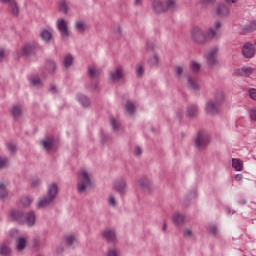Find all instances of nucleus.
<instances>
[{
    "label": "nucleus",
    "mask_w": 256,
    "mask_h": 256,
    "mask_svg": "<svg viewBox=\"0 0 256 256\" xmlns=\"http://www.w3.org/2000/svg\"><path fill=\"white\" fill-rule=\"evenodd\" d=\"M8 236L10 239H15L16 251H23L27 247V237L19 235V230H10Z\"/></svg>",
    "instance_id": "obj_3"
},
{
    "label": "nucleus",
    "mask_w": 256,
    "mask_h": 256,
    "mask_svg": "<svg viewBox=\"0 0 256 256\" xmlns=\"http://www.w3.org/2000/svg\"><path fill=\"white\" fill-rule=\"evenodd\" d=\"M143 73H145V70L143 69V65L137 64V66H136V75L138 77H142Z\"/></svg>",
    "instance_id": "obj_54"
},
{
    "label": "nucleus",
    "mask_w": 256,
    "mask_h": 256,
    "mask_svg": "<svg viewBox=\"0 0 256 256\" xmlns=\"http://www.w3.org/2000/svg\"><path fill=\"white\" fill-rule=\"evenodd\" d=\"M56 29L59 31L62 39L69 37V22H67L65 19L59 18L56 21Z\"/></svg>",
    "instance_id": "obj_6"
},
{
    "label": "nucleus",
    "mask_w": 256,
    "mask_h": 256,
    "mask_svg": "<svg viewBox=\"0 0 256 256\" xmlns=\"http://www.w3.org/2000/svg\"><path fill=\"white\" fill-rule=\"evenodd\" d=\"M9 167V158L6 156H0V169Z\"/></svg>",
    "instance_id": "obj_44"
},
{
    "label": "nucleus",
    "mask_w": 256,
    "mask_h": 256,
    "mask_svg": "<svg viewBox=\"0 0 256 256\" xmlns=\"http://www.w3.org/2000/svg\"><path fill=\"white\" fill-rule=\"evenodd\" d=\"M135 7H141L143 5V0H133Z\"/></svg>",
    "instance_id": "obj_61"
},
{
    "label": "nucleus",
    "mask_w": 256,
    "mask_h": 256,
    "mask_svg": "<svg viewBox=\"0 0 256 256\" xmlns=\"http://www.w3.org/2000/svg\"><path fill=\"white\" fill-rule=\"evenodd\" d=\"M77 191L78 193H85L93 185V173L87 168H82L77 172Z\"/></svg>",
    "instance_id": "obj_1"
},
{
    "label": "nucleus",
    "mask_w": 256,
    "mask_h": 256,
    "mask_svg": "<svg viewBox=\"0 0 256 256\" xmlns=\"http://www.w3.org/2000/svg\"><path fill=\"white\" fill-rule=\"evenodd\" d=\"M20 203L23 207H29L33 203V198L29 196H23L20 198Z\"/></svg>",
    "instance_id": "obj_39"
},
{
    "label": "nucleus",
    "mask_w": 256,
    "mask_h": 256,
    "mask_svg": "<svg viewBox=\"0 0 256 256\" xmlns=\"http://www.w3.org/2000/svg\"><path fill=\"white\" fill-rule=\"evenodd\" d=\"M174 75L175 77H181L183 75V66L177 65L174 67Z\"/></svg>",
    "instance_id": "obj_50"
},
{
    "label": "nucleus",
    "mask_w": 256,
    "mask_h": 256,
    "mask_svg": "<svg viewBox=\"0 0 256 256\" xmlns=\"http://www.w3.org/2000/svg\"><path fill=\"white\" fill-rule=\"evenodd\" d=\"M0 3H7L12 15L14 17L19 16V5L17 4V0H0Z\"/></svg>",
    "instance_id": "obj_11"
},
{
    "label": "nucleus",
    "mask_w": 256,
    "mask_h": 256,
    "mask_svg": "<svg viewBox=\"0 0 256 256\" xmlns=\"http://www.w3.org/2000/svg\"><path fill=\"white\" fill-rule=\"evenodd\" d=\"M164 7H166V11H175L177 3L175 0H165Z\"/></svg>",
    "instance_id": "obj_34"
},
{
    "label": "nucleus",
    "mask_w": 256,
    "mask_h": 256,
    "mask_svg": "<svg viewBox=\"0 0 256 256\" xmlns=\"http://www.w3.org/2000/svg\"><path fill=\"white\" fill-rule=\"evenodd\" d=\"M102 237L109 243H115V240L117 239V236L115 235V230L109 228L102 231Z\"/></svg>",
    "instance_id": "obj_14"
},
{
    "label": "nucleus",
    "mask_w": 256,
    "mask_h": 256,
    "mask_svg": "<svg viewBox=\"0 0 256 256\" xmlns=\"http://www.w3.org/2000/svg\"><path fill=\"white\" fill-rule=\"evenodd\" d=\"M214 13H216L218 17H228L230 10L229 7H227V5L220 3L215 6Z\"/></svg>",
    "instance_id": "obj_10"
},
{
    "label": "nucleus",
    "mask_w": 256,
    "mask_h": 256,
    "mask_svg": "<svg viewBox=\"0 0 256 256\" xmlns=\"http://www.w3.org/2000/svg\"><path fill=\"white\" fill-rule=\"evenodd\" d=\"M88 75L95 79V77H99L101 75V70L97 66H89Z\"/></svg>",
    "instance_id": "obj_28"
},
{
    "label": "nucleus",
    "mask_w": 256,
    "mask_h": 256,
    "mask_svg": "<svg viewBox=\"0 0 256 256\" xmlns=\"http://www.w3.org/2000/svg\"><path fill=\"white\" fill-rule=\"evenodd\" d=\"M190 39H192L193 43H196L197 45H205V43H207L205 31H203L199 26H194L191 28Z\"/></svg>",
    "instance_id": "obj_2"
},
{
    "label": "nucleus",
    "mask_w": 256,
    "mask_h": 256,
    "mask_svg": "<svg viewBox=\"0 0 256 256\" xmlns=\"http://www.w3.org/2000/svg\"><path fill=\"white\" fill-rule=\"evenodd\" d=\"M198 112L199 107H197V105L195 104H192L187 108V114L189 115V117H195V115H197Z\"/></svg>",
    "instance_id": "obj_35"
},
{
    "label": "nucleus",
    "mask_w": 256,
    "mask_h": 256,
    "mask_svg": "<svg viewBox=\"0 0 256 256\" xmlns=\"http://www.w3.org/2000/svg\"><path fill=\"white\" fill-rule=\"evenodd\" d=\"M215 35H217V31L212 27H210L206 32V38L208 37V39H213Z\"/></svg>",
    "instance_id": "obj_52"
},
{
    "label": "nucleus",
    "mask_w": 256,
    "mask_h": 256,
    "mask_svg": "<svg viewBox=\"0 0 256 256\" xmlns=\"http://www.w3.org/2000/svg\"><path fill=\"white\" fill-rule=\"evenodd\" d=\"M11 253V248L5 243L0 244V255L7 256Z\"/></svg>",
    "instance_id": "obj_41"
},
{
    "label": "nucleus",
    "mask_w": 256,
    "mask_h": 256,
    "mask_svg": "<svg viewBox=\"0 0 256 256\" xmlns=\"http://www.w3.org/2000/svg\"><path fill=\"white\" fill-rule=\"evenodd\" d=\"M58 11L63 13V15H67V13H69V4H67L65 0H60L58 3Z\"/></svg>",
    "instance_id": "obj_26"
},
{
    "label": "nucleus",
    "mask_w": 256,
    "mask_h": 256,
    "mask_svg": "<svg viewBox=\"0 0 256 256\" xmlns=\"http://www.w3.org/2000/svg\"><path fill=\"white\" fill-rule=\"evenodd\" d=\"M114 189L121 195L125 194L127 191V183L123 179H118L114 181Z\"/></svg>",
    "instance_id": "obj_13"
},
{
    "label": "nucleus",
    "mask_w": 256,
    "mask_h": 256,
    "mask_svg": "<svg viewBox=\"0 0 256 256\" xmlns=\"http://www.w3.org/2000/svg\"><path fill=\"white\" fill-rule=\"evenodd\" d=\"M25 224L28 227H33V225H35V212H28V213H26Z\"/></svg>",
    "instance_id": "obj_25"
},
{
    "label": "nucleus",
    "mask_w": 256,
    "mask_h": 256,
    "mask_svg": "<svg viewBox=\"0 0 256 256\" xmlns=\"http://www.w3.org/2000/svg\"><path fill=\"white\" fill-rule=\"evenodd\" d=\"M22 113H23V110L21 109V106H19V105H14L11 108V115H12V117H14V119L21 117Z\"/></svg>",
    "instance_id": "obj_32"
},
{
    "label": "nucleus",
    "mask_w": 256,
    "mask_h": 256,
    "mask_svg": "<svg viewBox=\"0 0 256 256\" xmlns=\"http://www.w3.org/2000/svg\"><path fill=\"white\" fill-rule=\"evenodd\" d=\"M75 29L78 33H83L85 29H87V24H85V21L83 20H77L75 22Z\"/></svg>",
    "instance_id": "obj_33"
},
{
    "label": "nucleus",
    "mask_w": 256,
    "mask_h": 256,
    "mask_svg": "<svg viewBox=\"0 0 256 256\" xmlns=\"http://www.w3.org/2000/svg\"><path fill=\"white\" fill-rule=\"evenodd\" d=\"M195 197H197V191L194 190L190 193V199H195Z\"/></svg>",
    "instance_id": "obj_64"
},
{
    "label": "nucleus",
    "mask_w": 256,
    "mask_h": 256,
    "mask_svg": "<svg viewBox=\"0 0 256 256\" xmlns=\"http://www.w3.org/2000/svg\"><path fill=\"white\" fill-rule=\"evenodd\" d=\"M216 32L219 31V29H221V22L220 21H216L214 22V28H213Z\"/></svg>",
    "instance_id": "obj_59"
},
{
    "label": "nucleus",
    "mask_w": 256,
    "mask_h": 256,
    "mask_svg": "<svg viewBox=\"0 0 256 256\" xmlns=\"http://www.w3.org/2000/svg\"><path fill=\"white\" fill-rule=\"evenodd\" d=\"M250 119L252 121H256V107L250 109Z\"/></svg>",
    "instance_id": "obj_56"
},
{
    "label": "nucleus",
    "mask_w": 256,
    "mask_h": 256,
    "mask_svg": "<svg viewBox=\"0 0 256 256\" xmlns=\"http://www.w3.org/2000/svg\"><path fill=\"white\" fill-rule=\"evenodd\" d=\"M125 111L128 115H133V113H135V104L131 101H127L125 104Z\"/></svg>",
    "instance_id": "obj_38"
},
{
    "label": "nucleus",
    "mask_w": 256,
    "mask_h": 256,
    "mask_svg": "<svg viewBox=\"0 0 256 256\" xmlns=\"http://www.w3.org/2000/svg\"><path fill=\"white\" fill-rule=\"evenodd\" d=\"M53 144V138H46L45 140L42 141V145L44 149H46V151H51Z\"/></svg>",
    "instance_id": "obj_37"
},
{
    "label": "nucleus",
    "mask_w": 256,
    "mask_h": 256,
    "mask_svg": "<svg viewBox=\"0 0 256 256\" xmlns=\"http://www.w3.org/2000/svg\"><path fill=\"white\" fill-rule=\"evenodd\" d=\"M207 230L211 235H217V233L219 232V228H217V225L215 224H210Z\"/></svg>",
    "instance_id": "obj_47"
},
{
    "label": "nucleus",
    "mask_w": 256,
    "mask_h": 256,
    "mask_svg": "<svg viewBox=\"0 0 256 256\" xmlns=\"http://www.w3.org/2000/svg\"><path fill=\"white\" fill-rule=\"evenodd\" d=\"M176 119H183V111L182 110H178L176 112Z\"/></svg>",
    "instance_id": "obj_62"
},
{
    "label": "nucleus",
    "mask_w": 256,
    "mask_h": 256,
    "mask_svg": "<svg viewBox=\"0 0 256 256\" xmlns=\"http://www.w3.org/2000/svg\"><path fill=\"white\" fill-rule=\"evenodd\" d=\"M133 154L136 156V157H139V155H141V148L139 146H135L134 147V150H133Z\"/></svg>",
    "instance_id": "obj_58"
},
{
    "label": "nucleus",
    "mask_w": 256,
    "mask_h": 256,
    "mask_svg": "<svg viewBox=\"0 0 256 256\" xmlns=\"http://www.w3.org/2000/svg\"><path fill=\"white\" fill-rule=\"evenodd\" d=\"M187 87L191 89V91H197L199 89V84L197 80L191 76L187 77Z\"/></svg>",
    "instance_id": "obj_21"
},
{
    "label": "nucleus",
    "mask_w": 256,
    "mask_h": 256,
    "mask_svg": "<svg viewBox=\"0 0 256 256\" xmlns=\"http://www.w3.org/2000/svg\"><path fill=\"white\" fill-rule=\"evenodd\" d=\"M63 65L64 67H71L73 65V56L71 54H68L63 59Z\"/></svg>",
    "instance_id": "obj_42"
},
{
    "label": "nucleus",
    "mask_w": 256,
    "mask_h": 256,
    "mask_svg": "<svg viewBox=\"0 0 256 256\" xmlns=\"http://www.w3.org/2000/svg\"><path fill=\"white\" fill-rule=\"evenodd\" d=\"M35 49H37V43H35V42L27 43L22 47L21 54L22 55H31V53H33V51H35Z\"/></svg>",
    "instance_id": "obj_17"
},
{
    "label": "nucleus",
    "mask_w": 256,
    "mask_h": 256,
    "mask_svg": "<svg viewBox=\"0 0 256 256\" xmlns=\"http://www.w3.org/2000/svg\"><path fill=\"white\" fill-rule=\"evenodd\" d=\"M234 178H235V181H243V175L242 174H236Z\"/></svg>",
    "instance_id": "obj_63"
},
{
    "label": "nucleus",
    "mask_w": 256,
    "mask_h": 256,
    "mask_svg": "<svg viewBox=\"0 0 256 256\" xmlns=\"http://www.w3.org/2000/svg\"><path fill=\"white\" fill-rule=\"evenodd\" d=\"M254 71L255 69H253L252 67H242V68H237L235 70V73L239 77H250L251 75H253Z\"/></svg>",
    "instance_id": "obj_15"
},
{
    "label": "nucleus",
    "mask_w": 256,
    "mask_h": 256,
    "mask_svg": "<svg viewBox=\"0 0 256 256\" xmlns=\"http://www.w3.org/2000/svg\"><path fill=\"white\" fill-rule=\"evenodd\" d=\"M29 82L31 83V85H34V87H37V85L41 83V79L37 76H34L29 78Z\"/></svg>",
    "instance_id": "obj_53"
},
{
    "label": "nucleus",
    "mask_w": 256,
    "mask_h": 256,
    "mask_svg": "<svg viewBox=\"0 0 256 256\" xmlns=\"http://www.w3.org/2000/svg\"><path fill=\"white\" fill-rule=\"evenodd\" d=\"M209 133L207 131H200L195 138V145L197 149H205L209 145Z\"/></svg>",
    "instance_id": "obj_5"
},
{
    "label": "nucleus",
    "mask_w": 256,
    "mask_h": 256,
    "mask_svg": "<svg viewBox=\"0 0 256 256\" xmlns=\"http://www.w3.org/2000/svg\"><path fill=\"white\" fill-rule=\"evenodd\" d=\"M151 185V182H149V180H138L137 182V186L138 187H142V189H147V187H149Z\"/></svg>",
    "instance_id": "obj_46"
},
{
    "label": "nucleus",
    "mask_w": 256,
    "mask_h": 256,
    "mask_svg": "<svg viewBox=\"0 0 256 256\" xmlns=\"http://www.w3.org/2000/svg\"><path fill=\"white\" fill-rule=\"evenodd\" d=\"M77 100L79 103H81L82 107H89L91 105V101H89V98L83 94L77 95Z\"/></svg>",
    "instance_id": "obj_31"
},
{
    "label": "nucleus",
    "mask_w": 256,
    "mask_h": 256,
    "mask_svg": "<svg viewBox=\"0 0 256 256\" xmlns=\"http://www.w3.org/2000/svg\"><path fill=\"white\" fill-rule=\"evenodd\" d=\"M193 236V231H191L190 229H186L184 231V237H192Z\"/></svg>",
    "instance_id": "obj_60"
},
{
    "label": "nucleus",
    "mask_w": 256,
    "mask_h": 256,
    "mask_svg": "<svg viewBox=\"0 0 256 256\" xmlns=\"http://www.w3.org/2000/svg\"><path fill=\"white\" fill-rule=\"evenodd\" d=\"M10 217L13 221H17L18 223H23V212L19 210L10 211Z\"/></svg>",
    "instance_id": "obj_20"
},
{
    "label": "nucleus",
    "mask_w": 256,
    "mask_h": 256,
    "mask_svg": "<svg viewBox=\"0 0 256 256\" xmlns=\"http://www.w3.org/2000/svg\"><path fill=\"white\" fill-rule=\"evenodd\" d=\"M51 203H53V200H51V198H48V196H42L38 199L36 207L37 209H44V207L51 205Z\"/></svg>",
    "instance_id": "obj_18"
},
{
    "label": "nucleus",
    "mask_w": 256,
    "mask_h": 256,
    "mask_svg": "<svg viewBox=\"0 0 256 256\" xmlns=\"http://www.w3.org/2000/svg\"><path fill=\"white\" fill-rule=\"evenodd\" d=\"M217 55H219V47H211L204 55L207 65L215 67L217 65Z\"/></svg>",
    "instance_id": "obj_4"
},
{
    "label": "nucleus",
    "mask_w": 256,
    "mask_h": 256,
    "mask_svg": "<svg viewBox=\"0 0 256 256\" xmlns=\"http://www.w3.org/2000/svg\"><path fill=\"white\" fill-rule=\"evenodd\" d=\"M148 65L150 67H157L159 65V54L158 53H152V55L148 59Z\"/></svg>",
    "instance_id": "obj_27"
},
{
    "label": "nucleus",
    "mask_w": 256,
    "mask_h": 256,
    "mask_svg": "<svg viewBox=\"0 0 256 256\" xmlns=\"http://www.w3.org/2000/svg\"><path fill=\"white\" fill-rule=\"evenodd\" d=\"M172 221L174 225H183L185 222V216L179 212H176L172 216Z\"/></svg>",
    "instance_id": "obj_23"
},
{
    "label": "nucleus",
    "mask_w": 256,
    "mask_h": 256,
    "mask_svg": "<svg viewBox=\"0 0 256 256\" xmlns=\"http://www.w3.org/2000/svg\"><path fill=\"white\" fill-rule=\"evenodd\" d=\"M243 33H253L256 31V20H253L252 22H250L249 24H246L243 29H242Z\"/></svg>",
    "instance_id": "obj_30"
},
{
    "label": "nucleus",
    "mask_w": 256,
    "mask_h": 256,
    "mask_svg": "<svg viewBox=\"0 0 256 256\" xmlns=\"http://www.w3.org/2000/svg\"><path fill=\"white\" fill-rule=\"evenodd\" d=\"M212 101H214V103L221 105V103H223V101H225V94L223 93L222 90H218L214 93V99H212Z\"/></svg>",
    "instance_id": "obj_24"
},
{
    "label": "nucleus",
    "mask_w": 256,
    "mask_h": 256,
    "mask_svg": "<svg viewBox=\"0 0 256 256\" xmlns=\"http://www.w3.org/2000/svg\"><path fill=\"white\" fill-rule=\"evenodd\" d=\"M9 196V192H7V189L5 188V184L0 183V199H7Z\"/></svg>",
    "instance_id": "obj_43"
},
{
    "label": "nucleus",
    "mask_w": 256,
    "mask_h": 256,
    "mask_svg": "<svg viewBox=\"0 0 256 256\" xmlns=\"http://www.w3.org/2000/svg\"><path fill=\"white\" fill-rule=\"evenodd\" d=\"M40 37L42 41H44V43H49V41H51V39L53 38V33L50 30L43 29L40 32Z\"/></svg>",
    "instance_id": "obj_22"
},
{
    "label": "nucleus",
    "mask_w": 256,
    "mask_h": 256,
    "mask_svg": "<svg viewBox=\"0 0 256 256\" xmlns=\"http://www.w3.org/2000/svg\"><path fill=\"white\" fill-rule=\"evenodd\" d=\"M249 97L253 99V101H256V89L255 88H250L248 90Z\"/></svg>",
    "instance_id": "obj_55"
},
{
    "label": "nucleus",
    "mask_w": 256,
    "mask_h": 256,
    "mask_svg": "<svg viewBox=\"0 0 256 256\" xmlns=\"http://www.w3.org/2000/svg\"><path fill=\"white\" fill-rule=\"evenodd\" d=\"M255 53V45L251 44L250 42H247L242 46V55L246 59H251L255 57Z\"/></svg>",
    "instance_id": "obj_8"
},
{
    "label": "nucleus",
    "mask_w": 256,
    "mask_h": 256,
    "mask_svg": "<svg viewBox=\"0 0 256 256\" xmlns=\"http://www.w3.org/2000/svg\"><path fill=\"white\" fill-rule=\"evenodd\" d=\"M106 256H119V252H117V250H115V249H109L107 251Z\"/></svg>",
    "instance_id": "obj_57"
},
{
    "label": "nucleus",
    "mask_w": 256,
    "mask_h": 256,
    "mask_svg": "<svg viewBox=\"0 0 256 256\" xmlns=\"http://www.w3.org/2000/svg\"><path fill=\"white\" fill-rule=\"evenodd\" d=\"M46 70L48 71V73H53L55 71V69H57V65L55 64V61L53 60H48L46 62Z\"/></svg>",
    "instance_id": "obj_40"
},
{
    "label": "nucleus",
    "mask_w": 256,
    "mask_h": 256,
    "mask_svg": "<svg viewBox=\"0 0 256 256\" xmlns=\"http://www.w3.org/2000/svg\"><path fill=\"white\" fill-rule=\"evenodd\" d=\"M31 187H33L34 189H36V187H40L41 186V179L37 178V177H33L31 179L30 182Z\"/></svg>",
    "instance_id": "obj_49"
},
{
    "label": "nucleus",
    "mask_w": 256,
    "mask_h": 256,
    "mask_svg": "<svg viewBox=\"0 0 256 256\" xmlns=\"http://www.w3.org/2000/svg\"><path fill=\"white\" fill-rule=\"evenodd\" d=\"M107 203L110 207H117V200L115 199V196H113V195L108 196Z\"/></svg>",
    "instance_id": "obj_48"
},
{
    "label": "nucleus",
    "mask_w": 256,
    "mask_h": 256,
    "mask_svg": "<svg viewBox=\"0 0 256 256\" xmlns=\"http://www.w3.org/2000/svg\"><path fill=\"white\" fill-rule=\"evenodd\" d=\"M123 78V67L118 66L109 73V81L117 83Z\"/></svg>",
    "instance_id": "obj_9"
},
{
    "label": "nucleus",
    "mask_w": 256,
    "mask_h": 256,
    "mask_svg": "<svg viewBox=\"0 0 256 256\" xmlns=\"http://www.w3.org/2000/svg\"><path fill=\"white\" fill-rule=\"evenodd\" d=\"M66 245H73L75 241H77V238H75V235L68 234L65 236Z\"/></svg>",
    "instance_id": "obj_45"
},
{
    "label": "nucleus",
    "mask_w": 256,
    "mask_h": 256,
    "mask_svg": "<svg viewBox=\"0 0 256 256\" xmlns=\"http://www.w3.org/2000/svg\"><path fill=\"white\" fill-rule=\"evenodd\" d=\"M110 125L115 133H119L121 131V123L116 118H110Z\"/></svg>",
    "instance_id": "obj_29"
},
{
    "label": "nucleus",
    "mask_w": 256,
    "mask_h": 256,
    "mask_svg": "<svg viewBox=\"0 0 256 256\" xmlns=\"http://www.w3.org/2000/svg\"><path fill=\"white\" fill-rule=\"evenodd\" d=\"M189 68L194 73H199V71H201V64L199 62L195 61V60H192L189 63Z\"/></svg>",
    "instance_id": "obj_36"
},
{
    "label": "nucleus",
    "mask_w": 256,
    "mask_h": 256,
    "mask_svg": "<svg viewBox=\"0 0 256 256\" xmlns=\"http://www.w3.org/2000/svg\"><path fill=\"white\" fill-rule=\"evenodd\" d=\"M232 168L234 171H243L245 169V165L243 163V160L239 158H233L232 159Z\"/></svg>",
    "instance_id": "obj_19"
},
{
    "label": "nucleus",
    "mask_w": 256,
    "mask_h": 256,
    "mask_svg": "<svg viewBox=\"0 0 256 256\" xmlns=\"http://www.w3.org/2000/svg\"><path fill=\"white\" fill-rule=\"evenodd\" d=\"M57 193H59V187L57 184H50L47 189V198L54 201L55 197H57Z\"/></svg>",
    "instance_id": "obj_16"
},
{
    "label": "nucleus",
    "mask_w": 256,
    "mask_h": 256,
    "mask_svg": "<svg viewBox=\"0 0 256 256\" xmlns=\"http://www.w3.org/2000/svg\"><path fill=\"white\" fill-rule=\"evenodd\" d=\"M6 148L10 153H15V151H17V146L13 142H6Z\"/></svg>",
    "instance_id": "obj_51"
},
{
    "label": "nucleus",
    "mask_w": 256,
    "mask_h": 256,
    "mask_svg": "<svg viewBox=\"0 0 256 256\" xmlns=\"http://www.w3.org/2000/svg\"><path fill=\"white\" fill-rule=\"evenodd\" d=\"M154 13H165L166 7L161 0H150Z\"/></svg>",
    "instance_id": "obj_12"
},
{
    "label": "nucleus",
    "mask_w": 256,
    "mask_h": 256,
    "mask_svg": "<svg viewBox=\"0 0 256 256\" xmlns=\"http://www.w3.org/2000/svg\"><path fill=\"white\" fill-rule=\"evenodd\" d=\"M204 111L206 115H217L219 113V104H216L213 100H208L205 103Z\"/></svg>",
    "instance_id": "obj_7"
}]
</instances>
